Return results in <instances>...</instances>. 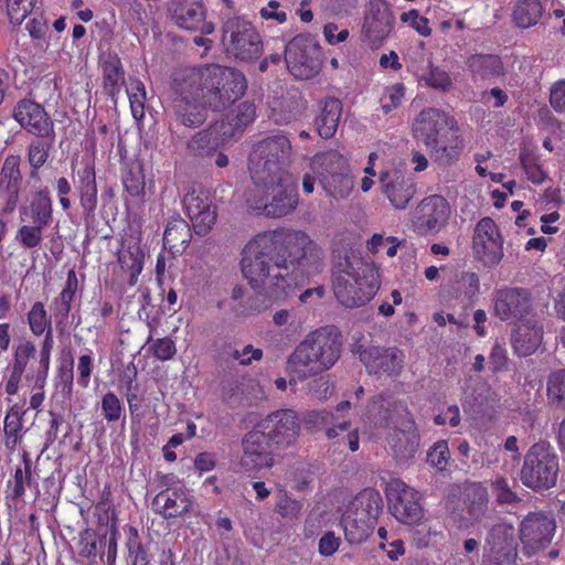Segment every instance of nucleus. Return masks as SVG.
Listing matches in <instances>:
<instances>
[{
    "instance_id": "nucleus-1",
    "label": "nucleus",
    "mask_w": 565,
    "mask_h": 565,
    "mask_svg": "<svg viewBox=\"0 0 565 565\" xmlns=\"http://www.w3.org/2000/svg\"><path fill=\"white\" fill-rule=\"evenodd\" d=\"M323 249L297 228H278L254 236L244 247L242 274L250 287L269 298H280L292 284L316 275Z\"/></svg>"
},
{
    "instance_id": "nucleus-2",
    "label": "nucleus",
    "mask_w": 565,
    "mask_h": 565,
    "mask_svg": "<svg viewBox=\"0 0 565 565\" xmlns=\"http://www.w3.org/2000/svg\"><path fill=\"white\" fill-rule=\"evenodd\" d=\"M245 76L232 67L210 64L188 67L174 73L172 108L186 127H196L206 119V109L222 111L246 92Z\"/></svg>"
},
{
    "instance_id": "nucleus-3",
    "label": "nucleus",
    "mask_w": 565,
    "mask_h": 565,
    "mask_svg": "<svg viewBox=\"0 0 565 565\" xmlns=\"http://www.w3.org/2000/svg\"><path fill=\"white\" fill-rule=\"evenodd\" d=\"M290 158L291 142L285 135H275L254 145L248 158L254 190L246 195L252 210L269 217H282L296 210V183L284 169Z\"/></svg>"
},
{
    "instance_id": "nucleus-4",
    "label": "nucleus",
    "mask_w": 565,
    "mask_h": 565,
    "mask_svg": "<svg viewBox=\"0 0 565 565\" xmlns=\"http://www.w3.org/2000/svg\"><path fill=\"white\" fill-rule=\"evenodd\" d=\"M341 342L326 328L310 332L294 349L286 362L289 383L303 382L330 370L340 358Z\"/></svg>"
},
{
    "instance_id": "nucleus-5",
    "label": "nucleus",
    "mask_w": 565,
    "mask_h": 565,
    "mask_svg": "<svg viewBox=\"0 0 565 565\" xmlns=\"http://www.w3.org/2000/svg\"><path fill=\"white\" fill-rule=\"evenodd\" d=\"M380 287L379 271L358 256L345 257L334 271L333 291L347 308L367 303Z\"/></svg>"
},
{
    "instance_id": "nucleus-6",
    "label": "nucleus",
    "mask_w": 565,
    "mask_h": 565,
    "mask_svg": "<svg viewBox=\"0 0 565 565\" xmlns=\"http://www.w3.org/2000/svg\"><path fill=\"white\" fill-rule=\"evenodd\" d=\"M310 167L326 196L335 201L350 196L354 180L350 163L343 154L335 150L319 152L311 159Z\"/></svg>"
},
{
    "instance_id": "nucleus-7",
    "label": "nucleus",
    "mask_w": 565,
    "mask_h": 565,
    "mask_svg": "<svg viewBox=\"0 0 565 565\" xmlns=\"http://www.w3.org/2000/svg\"><path fill=\"white\" fill-rule=\"evenodd\" d=\"M221 44L225 52L242 61L258 58L263 51L262 36L243 17H228L222 22Z\"/></svg>"
},
{
    "instance_id": "nucleus-8",
    "label": "nucleus",
    "mask_w": 565,
    "mask_h": 565,
    "mask_svg": "<svg viewBox=\"0 0 565 565\" xmlns=\"http://www.w3.org/2000/svg\"><path fill=\"white\" fill-rule=\"evenodd\" d=\"M558 475V459L553 448L545 443L534 444L526 452L521 469V481L534 489H550Z\"/></svg>"
},
{
    "instance_id": "nucleus-9",
    "label": "nucleus",
    "mask_w": 565,
    "mask_h": 565,
    "mask_svg": "<svg viewBox=\"0 0 565 565\" xmlns=\"http://www.w3.org/2000/svg\"><path fill=\"white\" fill-rule=\"evenodd\" d=\"M382 510V499L379 492L365 489L350 502L342 516L345 536L350 542H362L367 537L370 523Z\"/></svg>"
},
{
    "instance_id": "nucleus-10",
    "label": "nucleus",
    "mask_w": 565,
    "mask_h": 565,
    "mask_svg": "<svg viewBox=\"0 0 565 565\" xmlns=\"http://www.w3.org/2000/svg\"><path fill=\"white\" fill-rule=\"evenodd\" d=\"M472 253L484 266L493 267L503 258V237L495 222L490 217L481 218L475 226Z\"/></svg>"
},
{
    "instance_id": "nucleus-11",
    "label": "nucleus",
    "mask_w": 565,
    "mask_h": 565,
    "mask_svg": "<svg viewBox=\"0 0 565 565\" xmlns=\"http://www.w3.org/2000/svg\"><path fill=\"white\" fill-rule=\"evenodd\" d=\"M316 51V43L307 35L299 34L288 42L285 49V61L289 72L296 78L308 79L318 73Z\"/></svg>"
},
{
    "instance_id": "nucleus-12",
    "label": "nucleus",
    "mask_w": 565,
    "mask_h": 565,
    "mask_svg": "<svg viewBox=\"0 0 565 565\" xmlns=\"http://www.w3.org/2000/svg\"><path fill=\"white\" fill-rule=\"evenodd\" d=\"M388 498L392 514L404 524H416L423 516L419 493L401 479H394L388 484Z\"/></svg>"
},
{
    "instance_id": "nucleus-13",
    "label": "nucleus",
    "mask_w": 565,
    "mask_h": 565,
    "mask_svg": "<svg viewBox=\"0 0 565 565\" xmlns=\"http://www.w3.org/2000/svg\"><path fill=\"white\" fill-rule=\"evenodd\" d=\"M493 309L503 321L523 320L532 311V297L529 290L518 287H504L494 291Z\"/></svg>"
},
{
    "instance_id": "nucleus-14",
    "label": "nucleus",
    "mask_w": 565,
    "mask_h": 565,
    "mask_svg": "<svg viewBox=\"0 0 565 565\" xmlns=\"http://www.w3.org/2000/svg\"><path fill=\"white\" fill-rule=\"evenodd\" d=\"M171 20L181 29L211 34L214 24L206 21V11L201 0H172L170 8Z\"/></svg>"
},
{
    "instance_id": "nucleus-15",
    "label": "nucleus",
    "mask_w": 565,
    "mask_h": 565,
    "mask_svg": "<svg viewBox=\"0 0 565 565\" xmlns=\"http://www.w3.org/2000/svg\"><path fill=\"white\" fill-rule=\"evenodd\" d=\"M13 118L30 134L40 138L55 137L54 124L44 108L30 99L20 100L13 110Z\"/></svg>"
},
{
    "instance_id": "nucleus-16",
    "label": "nucleus",
    "mask_w": 565,
    "mask_h": 565,
    "mask_svg": "<svg viewBox=\"0 0 565 565\" xmlns=\"http://www.w3.org/2000/svg\"><path fill=\"white\" fill-rule=\"evenodd\" d=\"M379 182L383 194L397 210H405L416 193L413 179L396 168L382 171Z\"/></svg>"
},
{
    "instance_id": "nucleus-17",
    "label": "nucleus",
    "mask_w": 565,
    "mask_h": 565,
    "mask_svg": "<svg viewBox=\"0 0 565 565\" xmlns=\"http://www.w3.org/2000/svg\"><path fill=\"white\" fill-rule=\"evenodd\" d=\"M268 436L270 443L289 445L295 441L299 431V423L296 413L291 409H280L269 414L255 426Z\"/></svg>"
},
{
    "instance_id": "nucleus-18",
    "label": "nucleus",
    "mask_w": 565,
    "mask_h": 565,
    "mask_svg": "<svg viewBox=\"0 0 565 565\" xmlns=\"http://www.w3.org/2000/svg\"><path fill=\"white\" fill-rule=\"evenodd\" d=\"M242 447L243 455L239 465L244 470H259L273 466L270 441L262 429L254 427L253 430L247 433L242 440Z\"/></svg>"
},
{
    "instance_id": "nucleus-19",
    "label": "nucleus",
    "mask_w": 565,
    "mask_h": 565,
    "mask_svg": "<svg viewBox=\"0 0 565 565\" xmlns=\"http://www.w3.org/2000/svg\"><path fill=\"white\" fill-rule=\"evenodd\" d=\"M556 525L552 516L544 513L527 515L521 523V539L527 553L544 548L552 541Z\"/></svg>"
},
{
    "instance_id": "nucleus-20",
    "label": "nucleus",
    "mask_w": 565,
    "mask_h": 565,
    "mask_svg": "<svg viewBox=\"0 0 565 565\" xmlns=\"http://www.w3.org/2000/svg\"><path fill=\"white\" fill-rule=\"evenodd\" d=\"M449 216V203L441 195H429L416 207L417 226L425 233H438L446 226Z\"/></svg>"
},
{
    "instance_id": "nucleus-21",
    "label": "nucleus",
    "mask_w": 565,
    "mask_h": 565,
    "mask_svg": "<svg viewBox=\"0 0 565 565\" xmlns=\"http://www.w3.org/2000/svg\"><path fill=\"white\" fill-rule=\"evenodd\" d=\"M404 353L397 348H367L360 353V360L371 374L398 375L404 367Z\"/></svg>"
},
{
    "instance_id": "nucleus-22",
    "label": "nucleus",
    "mask_w": 565,
    "mask_h": 565,
    "mask_svg": "<svg viewBox=\"0 0 565 565\" xmlns=\"http://www.w3.org/2000/svg\"><path fill=\"white\" fill-rule=\"evenodd\" d=\"M20 157L8 156L0 170V201L4 213H13L17 209L22 183Z\"/></svg>"
},
{
    "instance_id": "nucleus-23",
    "label": "nucleus",
    "mask_w": 565,
    "mask_h": 565,
    "mask_svg": "<svg viewBox=\"0 0 565 565\" xmlns=\"http://www.w3.org/2000/svg\"><path fill=\"white\" fill-rule=\"evenodd\" d=\"M393 13L384 0H370L362 32L373 44L381 43L392 31Z\"/></svg>"
},
{
    "instance_id": "nucleus-24",
    "label": "nucleus",
    "mask_w": 565,
    "mask_h": 565,
    "mask_svg": "<svg viewBox=\"0 0 565 565\" xmlns=\"http://www.w3.org/2000/svg\"><path fill=\"white\" fill-rule=\"evenodd\" d=\"M184 206L196 234H206L216 222V207L203 192L192 191L184 196Z\"/></svg>"
},
{
    "instance_id": "nucleus-25",
    "label": "nucleus",
    "mask_w": 565,
    "mask_h": 565,
    "mask_svg": "<svg viewBox=\"0 0 565 565\" xmlns=\"http://www.w3.org/2000/svg\"><path fill=\"white\" fill-rule=\"evenodd\" d=\"M451 121L452 120L439 109H424L417 115L413 122L412 129L414 137L422 141L426 148H429Z\"/></svg>"
},
{
    "instance_id": "nucleus-26",
    "label": "nucleus",
    "mask_w": 565,
    "mask_h": 565,
    "mask_svg": "<svg viewBox=\"0 0 565 565\" xmlns=\"http://www.w3.org/2000/svg\"><path fill=\"white\" fill-rule=\"evenodd\" d=\"M427 149L439 164L449 166L457 161L463 149V139L458 127L451 121Z\"/></svg>"
},
{
    "instance_id": "nucleus-27",
    "label": "nucleus",
    "mask_w": 565,
    "mask_h": 565,
    "mask_svg": "<svg viewBox=\"0 0 565 565\" xmlns=\"http://www.w3.org/2000/svg\"><path fill=\"white\" fill-rule=\"evenodd\" d=\"M193 505V498L186 488L174 491H159L152 500V510L164 519H174L188 513Z\"/></svg>"
},
{
    "instance_id": "nucleus-28",
    "label": "nucleus",
    "mask_w": 565,
    "mask_h": 565,
    "mask_svg": "<svg viewBox=\"0 0 565 565\" xmlns=\"http://www.w3.org/2000/svg\"><path fill=\"white\" fill-rule=\"evenodd\" d=\"M543 330L534 318L521 320L513 329L511 344L520 356L531 355L542 342Z\"/></svg>"
},
{
    "instance_id": "nucleus-29",
    "label": "nucleus",
    "mask_w": 565,
    "mask_h": 565,
    "mask_svg": "<svg viewBox=\"0 0 565 565\" xmlns=\"http://www.w3.org/2000/svg\"><path fill=\"white\" fill-rule=\"evenodd\" d=\"M388 445L395 459L399 462L415 457L419 446V435L413 420H407L404 427L395 429L388 437Z\"/></svg>"
},
{
    "instance_id": "nucleus-30",
    "label": "nucleus",
    "mask_w": 565,
    "mask_h": 565,
    "mask_svg": "<svg viewBox=\"0 0 565 565\" xmlns=\"http://www.w3.org/2000/svg\"><path fill=\"white\" fill-rule=\"evenodd\" d=\"M52 201L46 191H36L28 196L20 207L22 222L49 226L52 221Z\"/></svg>"
},
{
    "instance_id": "nucleus-31",
    "label": "nucleus",
    "mask_w": 565,
    "mask_h": 565,
    "mask_svg": "<svg viewBox=\"0 0 565 565\" xmlns=\"http://www.w3.org/2000/svg\"><path fill=\"white\" fill-rule=\"evenodd\" d=\"M467 65L475 82L490 81L504 74L500 57L492 54H475L468 58Z\"/></svg>"
},
{
    "instance_id": "nucleus-32",
    "label": "nucleus",
    "mask_w": 565,
    "mask_h": 565,
    "mask_svg": "<svg viewBox=\"0 0 565 565\" xmlns=\"http://www.w3.org/2000/svg\"><path fill=\"white\" fill-rule=\"evenodd\" d=\"M341 111L342 104L339 99L328 98L324 100L321 111L315 121L317 131L322 138L328 139L335 134Z\"/></svg>"
},
{
    "instance_id": "nucleus-33",
    "label": "nucleus",
    "mask_w": 565,
    "mask_h": 565,
    "mask_svg": "<svg viewBox=\"0 0 565 565\" xmlns=\"http://www.w3.org/2000/svg\"><path fill=\"white\" fill-rule=\"evenodd\" d=\"M543 14L540 0H516L512 8V22L520 29H529L539 23Z\"/></svg>"
},
{
    "instance_id": "nucleus-34",
    "label": "nucleus",
    "mask_w": 565,
    "mask_h": 565,
    "mask_svg": "<svg viewBox=\"0 0 565 565\" xmlns=\"http://www.w3.org/2000/svg\"><path fill=\"white\" fill-rule=\"evenodd\" d=\"M77 289V277L73 269L67 273L66 284L62 291L55 297L51 305L53 317L57 323H64L71 311L75 291Z\"/></svg>"
},
{
    "instance_id": "nucleus-35",
    "label": "nucleus",
    "mask_w": 565,
    "mask_h": 565,
    "mask_svg": "<svg viewBox=\"0 0 565 565\" xmlns=\"http://www.w3.org/2000/svg\"><path fill=\"white\" fill-rule=\"evenodd\" d=\"M191 239V230L185 220L173 217L167 224L163 233V244L174 252H181L186 248Z\"/></svg>"
},
{
    "instance_id": "nucleus-36",
    "label": "nucleus",
    "mask_w": 565,
    "mask_h": 565,
    "mask_svg": "<svg viewBox=\"0 0 565 565\" xmlns=\"http://www.w3.org/2000/svg\"><path fill=\"white\" fill-rule=\"evenodd\" d=\"M465 503L470 518L481 520L488 511V491L481 483H471L465 489Z\"/></svg>"
},
{
    "instance_id": "nucleus-37",
    "label": "nucleus",
    "mask_w": 565,
    "mask_h": 565,
    "mask_svg": "<svg viewBox=\"0 0 565 565\" xmlns=\"http://www.w3.org/2000/svg\"><path fill=\"white\" fill-rule=\"evenodd\" d=\"M77 189L81 194V204L87 212L95 210L97 205V186L95 171L90 166H85L78 171Z\"/></svg>"
},
{
    "instance_id": "nucleus-38",
    "label": "nucleus",
    "mask_w": 565,
    "mask_h": 565,
    "mask_svg": "<svg viewBox=\"0 0 565 565\" xmlns=\"http://www.w3.org/2000/svg\"><path fill=\"white\" fill-rule=\"evenodd\" d=\"M418 82L439 92H449L454 87L451 76L440 66L429 63L427 70L417 75Z\"/></svg>"
},
{
    "instance_id": "nucleus-39",
    "label": "nucleus",
    "mask_w": 565,
    "mask_h": 565,
    "mask_svg": "<svg viewBox=\"0 0 565 565\" xmlns=\"http://www.w3.org/2000/svg\"><path fill=\"white\" fill-rule=\"evenodd\" d=\"M505 548L516 550L514 527L508 523H497L491 526L483 548Z\"/></svg>"
},
{
    "instance_id": "nucleus-40",
    "label": "nucleus",
    "mask_w": 565,
    "mask_h": 565,
    "mask_svg": "<svg viewBox=\"0 0 565 565\" xmlns=\"http://www.w3.org/2000/svg\"><path fill=\"white\" fill-rule=\"evenodd\" d=\"M28 322L34 335L45 333L44 347H46L49 340L52 339V326L51 318L47 316L42 302L36 301L32 305L28 312Z\"/></svg>"
},
{
    "instance_id": "nucleus-41",
    "label": "nucleus",
    "mask_w": 565,
    "mask_h": 565,
    "mask_svg": "<svg viewBox=\"0 0 565 565\" xmlns=\"http://www.w3.org/2000/svg\"><path fill=\"white\" fill-rule=\"evenodd\" d=\"M218 145L217 137L211 129L194 135L188 142V150L195 157L210 158Z\"/></svg>"
},
{
    "instance_id": "nucleus-42",
    "label": "nucleus",
    "mask_w": 565,
    "mask_h": 565,
    "mask_svg": "<svg viewBox=\"0 0 565 565\" xmlns=\"http://www.w3.org/2000/svg\"><path fill=\"white\" fill-rule=\"evenodd\" d=\"M118 262L122 270L130 277V285H135L142 270L143 256L138 247L121 248L118 252Z\"/></svg>"
},
{
    "instance_id": "nucleus-43",
    "label": "nucleus",
    "mask_w": 565,
    "mask_h": 565,
    "mask_svg": "<svg viewBox=\"0 0 565 565\" xmlns=\"http://www.w3.org/2000/svg\"><path fill=\"white\" fill-rule=\"evenodd\" d=\"M54 139L55 137H52V139L41 138L30 143L28 159L30 166L33 168L32 177H35L36 170L46 162Z\"/></svg>"
},
{
    "instance_id": "nucleus-44",
    "label": "nucleus",
    "mask_w": 565,
    "mask_h": 565,
    "mask_svg": "<svg viewBox=\"0 0 565 565\" xmlns=\"http://www.w3.org/2000/svg\"><path fill=\"white\" fill-rule=\"evenodd\" d=\"M127 94L130 103L131 114L135 119L140 120L145 116L146 88L140 79L129 81Z\"/></svg>"
},
{
    "instance_id": "nucleus-45",
    "label": "nucleus",
    "mask_w": 565,
    "mask_h": 565,
    "mask_svg": "<svg viewBox=\"0 0 565 565\" xmlns=\"http://www.w3.org/2000/svg\"><path fill=\"white\" fill-rule=\"evenodd\" d=\"M104 84L109 92H114L124 78L121 62L116 55H108L103 62Z\"/></svg>"
},
{
    "instance_id": "nucleus-46",
    "label": "nucleus",
    "mask_w": 565,
    "mask_h": 565,
    "mask_svg": "<svg viewBox=\"0 0 565 565\" xmlns=\"http://www.w3.org/2000/svg\"><path fill=\"white\" fill-rule=\"evenodd\" d=\"M302 510V503L290 495L286 491H279L277 494V501L275 511L282 519L292 521L299 518Z\"/></svg>"
},
{
    "instance_id": "nucleus-47",
    "label": "nucleus",
    "mask_w": 565,
    "mask_h": 565,
    "mask_svg": "<svg viewBox=\"0 0 565 565\" xmlns=\"http://www.w3.org/2000/svg\"><path fill=\"white\" fill-rule=\"evenodd\" d=\"M39 364H40V370L38 371L35 377H34L33 393L30 398V407L33 409H38L44 401V385H45L47 370H49L47 354H43L42 359H40Z\"/></svg>"
},
{
    "instance_id": "nucleus-48",
    "label": "nucleus",
    "mask_w": 565,
    "mask_h": 565,
    "mask_svg": "<svg viewBox=\"0 0 565 565\" xmlns=\"http://www.w3.org/2000/svg\"><path fill=\"white\" fill-rule=\"evenodd\" d=\"M126 191L131 196H140L145 192V174L141 164H131L122 177Z\"/></svg>"
},
{
    "instance_id": "nucleus-49",
    "label": "nucleus",
    "mask_w": 565,
    "mask_h": 565,
    "mask_svg": "<svg viewBox=\"0 0 565 565\" xmlns=\"http://www.w3.org/2000/svg\"><path fill=\"white\" fill-rule=\"evenodd\" d=\"M46 226L39 224H24L15 234V239L24 248H34L41 245L43 241V231Z\"/></svg>"
},
{
    "instance_id": "nucleus-50",
    "label": "nucleus",
    "mask_w": 565,
    "mask_h": 565,
    "mask_svg": "<svg viewBox=\"0 0 565 565\" xmlns=\"http://www.w3.org/2000/svg\"><path fill=\"white\" fill-rule=\"evenodd\" d=\"M516 550L511 547L483 548L482 565H514Z\"/></svg>"
},
{
    "instance_id": "nucleus-51",
    "label": "nucleus",
    "mask_w": 565,
    "mask_h": 565,
    "mask_svg": "<svg viewBox=\"0 0 565 565\" xmlns=\"http://www.w3.org/2000/svg\"><path fill=\"white\" fill-rule=\"evenodd\" d=\"M36 0H7V11L12 24H21L32 12Z\"/></svg>"
},
{
    "instance_id": "nucleus-52",
    "label": "nucleus",
    "mask_w": 565,
    "mask_h": 565,
    "mask_svg": "<svg viewBox=\"0 0 565 565\" xmlns=\"http://www.w3.org/2000/svg\"><path fill=\"white\" fill-rule=\"evenodd\" d=\"M351 428V422L350 420H343L341 423L334 424L331 427L327 428L326 436L328 439H334L339 436V431H348L347 435V441L349 449L354 452L359 449L360 446V437H359V430L350 429Z\"/></svg>"
},
{
    "instance_id": "nucleus-53",
    "label": "nucleus",
    "mask_w": 565,
    "mask_h": 565,
    "mask_svg": "<svg viewBox=\"0 0 565 565\" xmlns=\"http://www.w3.org/2000/svg\"><path fill=\"white\" fill-rule=\"evenodd\" d=\"M35 352V345L31 341L20 342L14 351L12 370L17 373H24L30 359L34 358Z\"/></svg>"
},
{
    "instance_id": "nucleus-54",
    "label": "nucleus",
    "mask_w": 565,
    "mask_h": 565,
    "mask_svg": "<svg viewBox=\"0 0 565 565\" xmlns=\"http://www.w3.org/2000/svg\"><path fill=\"white\" fill-rule=\"evenodd\" d=\"M100 406L104 418L107 422L113 423L120 419L124 406L115 393H106L102 398Z\"/></svg>"
},
{
    "instance_id": "nucleus-55",
    "label": "nucleus",
    "mask_w": 565,
    "mask_h": 565,
    "mask_svg": "<svg viewBox=\"0 0 565 565\" xmlns=\"http://www.w3.org/2000/svg\"><path fill=\"white\" fill-rule=\"evenodd\" d=\"M450 458L448 445L445 440L437 441L427 454V461L439 471L446 469Z\"/></svg>"
},
{
    "instance_id": "nucleus-56",
    "label": "nucleus",
    "mask_w": 565,
    "mask_h": 565,
    "mask_svg": "<svg viewBox=\"0 0 565 565\" xmlns=\"http://www.w3.org/2000/svg\"><path fill=\"white\" fill-rule=\"evenodd\" d=\"M405 96V86L401 83L394 84L385 89L382 97V110L388 114L393 109L397 108Z\"/></svg>"
},
{
    "instance_id": "nucleus-57",
    "label": "nucleus",
    "mask_w": 565,
    "mask_h": 565,
    "mask_svg": "<svg viewBox=\"0 0 565 565\" xmlns=\"http://www.w3.org/2000/svg\"><path fill=\"white\" fill-rule=\"evenodd\" d=\"M97 534L92 529H85L78 537V555L85 558L95 557L97 550Z\"/></svg>"
},
{
    "instance_id": "nucleus-58",
    "label": "nucleus",
    "mask_w": 565,
    "mask_h": 565,
    "mask_svg": "<svg viewBox=\"0 0 565 565\" xmlns=\"http://www.w3.org/2000/svg\"><path fill=\"white\" fill-rule=\"evenodd\" d=\"M129 536L127 540V548L132 562L150 561V556L145 545L141 544L138 537V532L135 527H129Z\"/></svg>"
},
{
    "instance_id": "nucleus-59",
    "label": "nucleus",
    "mask_w": 565,
    "mask_h": 565,
    "mask_svg": "<svg viewBox=\"0 0 565 565\" xmlns=\"http://www.w3.org/2000/svg\"><path fill=\"white\" fill-rule=\"evenodd\" d=\"M459 288L467 300L472 301L480 291L479 276L472 271L462 273L458 281Z\"/></svg>"
},
{
    "instance_id": "nucleus-60",
    "label": "nucleus",
    "mask_w": 565,
    "mask_h": 565,
    "mask_svg": "<svg viewBox=\"0 0 565 565\" xmlns=\"http://www.w3.org/2000/svg\"><path fill=\"white\" fill-rule=\"evenodd\" d=\"M547 394L553 399L565 401V370L551 374L547 381Z\"/></svg>"
},
{
    "instance_id": "nucleus-61",
    "label": "nucleus",
    "mask_w": 565,
    "mask_h": 565,
    "mask_svg": "<svg viewBox=\"0 0 565 565\" xmlns=\"http://www.w3.org/2000/svg\"><path fill=\"white\" fill-rule=\"evenodd\" d=\"M150 350L152 354L161 361L172 359L177 352L175 344L170 338L154 340L150 345Z\"/></svg>"
},
{
    "instance_id": "nucleus-62",
    "label": "nucleus",
    "mask_w": 565,
    "mask_h": 565,
    "mask_svg": "<svg viewBox=\"0 0 565 565\" xmlns=\"http://www.w3.org/2000/svg\"><path fill=\"white\" fill-rule=\"evenodd\" d=\"M22 429V418L18 409L11 408L4 418V434L8 439L17 443Z\"/></svg>"
},
{
    "instance_id": "nucleus-63",
    "label": "nucleus",
    "mask_w": 565,
    "mask_h": 565,
    "mask_svg": "<svg viewBox=\"0 0 565 565\" xmlns=\"http://www.w3.org/2000/svg\"><path fill=\"white\" fill-rule=\"evenodd\" d=\"M333 392V384L327 377H318L308 384V393L318 401H326Z\"/></svg>"
},
{
    "instance_id": "nucleus-64",
    "label": "nucleus",
    "mask_w": 565,
    "mask_h": 565,
    "mask_svg": "<svg viewBox=\"0 0 565 565\" xmlns=\"http://www.w3.org/2000/svg\"><path fill=\"white\" fill-rule=\"evenodd\" d=\"M401 20L405 23H408L423 36H428L431 32V29L428 25V20L419 15V13L416 10H409L408 12H404L401 15Z\"/></svg>"
}]
</instances>
